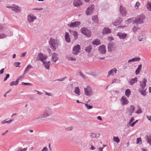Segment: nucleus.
<instances>
[{"label":"nucleus","instance_id":"obj_1","mask_svg":"<svg viewBox=\"0 0 151 151\" xmlns=\"http://www.w3.org/2000/svg\"><path fill=\"white\" fill-rule=\"evenodd\" d=\"M49 45L50 48L55 51L58 46L61 45V43L59 40H55L52 38H50L49 42Z\"/></svg>","mask_w":151,"mask_h":151},{"label":"nucleus","instance_id":"obj_2","mask_svg":"<svg viewBox=\"0 0 151 151\" xmlns=\"http://www.w3.org/2000/svg\"><path fill=\"white\" fill-rule=\"evenodd\" d=\"M145 18V16L143 14H141L137 18L133 20V22L134 24H136L143 23Z\"/></svg>","mask_w":151,"mask_h":151},{"label":"nucleus","instance_id":"obj_3","mask_svg":"<svg viewBox=\"0 0 151 151\" xmlns=\"http://www.w3.org/2000/svg\"><path fill=\"white\" fill-rule=\"evenodd\" d=\"M53 114V111L52 109L49 107H46L44 113L42 114L45 118L52 116Z\"/></svg>","mask_w":151,"mask_h":151},{"label":"nucleus","instance_id":"obj_4","mask_svg":"<svg viewBox=\"0 0 151 151\" xmlns=\"http://www.w3.org/2000/svg\"><path fill=\"white\" fill-rule=\"evenodd\" d=\"M45 118L42 114L40 115L38 117L33 119L32 120V122L35 123H38L42 122L44 120V118Z\"/></svg>","mask_w":151,"mask_h":151},{"label":"nucleus","instance_id":"obj_5","mask_svg":"<svg viewBox=\"0 0 151 151\" xmlns=\"http://www.w3.org/2000/svg\"><path fill=\"white\" fill-rule=\"evenodd\" d=\"M85 93L87 96H90L93 93V89L90 86H88L86 88H84Z\"/></svg>","mask_w":151,"mask_h":151},{"label":"nucleus","instance_id":"obj_6","mask_svg":"<svg viewBox=\"0 0 151 151\" xmlns=\"http://www.w3.org/2000/svg\"><path fill=\"white\" fill-rule=\"evenodd\" d=\"M47 56L46 55L43 53L40 52L38 54V56L37 58V60H40L42 62L44 61V60H46Z\"/></svg>","mask_w":151,"mask_h":151},{"label":"nucleus","instance_id":"obj_7","mask_svg":"<svg viewBox=\"0 0 151 151\" xmlns=\"http://www.w3.org/2000/svg\"><path fill=\"white\" fill-rule=\"evenodd\" d=\"M81 46L79 45L75 46L73 48L72 52L74 55H77L80 52Z\"/></svg>","mask_w":151,"mask_h":151},{"label":"nucleus","instance_id":"obj_8","mask_svg":"<svg viewBox=\"0 0 151 151\" xmlns=\"http://www.w3.org/2000/svg\"><path fill=\"white\" fill-rule=\"evenodd\" d=\"M80 30L82 34L87 36V37H90L91 32L89 29L85 27H83Z\"/></svg>","mask_w":151,"mask_h":151},{"label":"nucleus","instance_id":"obj_9","mask_svg":"<svg viewBox=\"0 0 151 151\" xmlns=\"http://www.w3.org/2000/svg\"><path fill=\"white\" fill-rule=\"evenodd\" d=\"M94 9V5L93 4L91 5L86 10V13L87 15L91 14Z\"/></svg>","mask_w":151,"mask_h":151},{"label":"nucleus","instance_id":"obj_10","mask_svg":"<svg viewBox=\"0 0 151 151\" xmlns=\"http://www.w3.org/2000/svg\"><path fill=\"white\" fill-rule=\"evenodd\" d=\"M106 47L104 45L100 46L99 49V53L102 54H105L106 52Z\"/></svg>","mask_w":151,"mask_h":151},{"label":"nucleus","instance_id":"obj_11","mask_svg":"<svg viewBox=\"0 0 151 151\" xmlns=\"http://www.w3.org/2000/svg\"><path fill=\"white\" fill-rule=\"evenodd\" d=\"M116 35L118 36L121 39H124L127 38V34L124 32H118Z\"/></svg>","mask_w":151,"mask_h":151},{"label":"nucleus","instance_id":"obj_12","mask_svg":"<svg viewBox=\"0 0 151 151\" xmlns=\"http://www.w3.org/2000/svg\"><path fill=\"white\" fill-rule=\"evenodd\" d=\"M27 18V21L29 23L33 22L34 20L36 19V17L33 15L32 14L28 15Z\"/></svg>","mask_w":151,"mask_h":151},{"label":"nucleus","instance_id":"obj_13","mask_svg":"<svg viewBox=\"0 0 151 151\" xmlns=\"http://www.w3.org/2000/svg\"><path fill=\"white\" fill-rule=\"evenodd\" d=\"M12 10L15 12H20L21 9L19 6L15 4H13Z\"/></svg>","mask_w":151,"mask_h":151},{"label":"nucleus","instance_id":"obj_14","mask_svg":"<svg viewBox=\"0 0 151 151\" xmlns=\"http://www.w3.org/2000/svg\"><path fill=\"white\" fill-rule=\"evenodd\" d=\"M80 22L79 21L75 22H71L70 24H68V26L70 27H74L78 25H80Z\"/></svg>","mask_w":151,"mask_h":151},{"label":"nucleus","instance_id":"obj_15","mask_svg":"<svg viewBox=\"0 0 151 151\" xmlns=\"http://www.w3.org/2000/svg\"><path fill=\"white\" fill-rule=\"evenodd\" d=\"M119 10L121 14L124 17L126 15L127 12L125 9L122 6H120L119 7Z\"/></svg>","mask_w":151,"mask_h":151},{"label":"nucleus","instance_id":"obj_16","mask_svg":"<svg viewBox=\"0 0 151 151\" xmlns=\"http://www.w3.org/2000/svg\"><path fill=\"white\" fill-rule=\"evenodd\" d=\"M147 82V79L145 78H144L142 81L140 82V86L142 89H144L146 86V83Z\"/></svg>","mask_w":151,"mask_h":151},{"label":"nucleus","instance_id":"obj_17","mask_svg":"<svg viewBox=\"0 0 151 151\" xmlns=\"http://www.w3.org/2000/svg\"><path fill=\"white\" fill-rule=\"evenodd\" d=\"M121 101H122V104L123 105L127 104L129 103L128 101L127 100L126 97L124 96L122 97Z\"/></svg>","mask_w":151,"mask_h":151},{"label":"nucleus","instance_id":"obj_18","mask_svg":"<svg viewBox=\"0 0 151 151\" xmlns=\"http://www.w3.org/2000/svg\"><path fill=\"white\" fill-rule=\"evenodd\" d=\"M117 72V69L115 68H114L108 72L107 77H109L110 75L113 76L114 73H116Z\"/></svg>","mask_w":151,"mask_h":151},{"label":"nucleus","instance_id":"obj_19","mask_svg":"<svg viewBox=\"0 0 151 151\" xmlns=\"http://www.w3.org/2000/svg\"><path fill=\"white\" fill-rule=\"evenodd\" d=\"M90 136L93 138H98L100 137V134L96 132H92L90 133Z\"/></svg>","mask_w":151,"mask_h":151},{"label":"nucleus","instance_id":"obj_20","mask_svg":"<svg viewBox=\"0 0 151 151\" xmlns=\"http://www.w3.org/2000/svg\"><path fill=\"white\" fill-rule=\"evenodd\" d=\"M52 60L54 62H56L58 59V55L56 53L52 54Z\"/></svg>","mask_w":151,"mask_h":151},{"label":"nucleus","instance_id":"obj_21","mask_svg":"<svg viewBox=\"0 0 151 151\" xmlns=\"http://www.w3.org/2000/svg\"><path fill=\"white\" fill-rule=\"evenodd\" d=\"M73 4L74 6L77 7L81 4L82 3L80 0H75Z\"/></svg>","mask_w":151,"mask_h":151},{"label":"nucleus","instance_id":"obj_22","mask_svg":"<svg viewBox=\"0 0 151 151\" xmlns=\"http://www.w3.org/2000/svg\"><path fill=\"white\" fill-rule=\"evenodd\" d=\"M102 33L103 34H106L111 32V30L107 27L104 28L102 30Z\"/></svg>","mask_w":151,"mask_h":151},{"label":"nucleus","instance_id":"obj_23","mask_svg":"<svg viewBox=\"0 0 151 151\" xmlns=\"http://www.w3.org/2000/svg\"><path fill=\"white\" fill-rule=\"evenodd\" d=\"M65 38L66 41L68 42H70V35L68 33L66 32L65 33Z\"/></svg>","mask_w":151,"mask_h":151},{"label":"nucleus","instance_id":"obj_24","mask_svg":"<svg viewBox=\"0 0 151 151\" xmlns=\"http://www.w3.org/2000/svg\"><path fill=\"white\" fill-rule=\"evenodd\" d=\"M42 62L43 63V64L45 68L47 69H49L50 68L49 65L50 61H49L47 62H45L44 61Z\"/></svg>","mask_w":151,"mask_h":151},{"label":"nucleus","instance_id":"obj_25","mask_svg":"<svg viewBox=\"0 0 151 151\" xmlns=\"http://www.w3.org/2000/svg\"><path fill=\"white\" fill-rule=\"evenodd\" d=\"M137 81V77L132 78L130 81V84L131 85H132L134 83H136Z\"/></svg>","mask_w":151,"mask_h":151},{"label":"nucleus","instance_id":"obj_26","mask_svg":"<svg viewBox=\"0 0 151 151\" xmlns=\"http://www.w3.org/2000/svg\"><path fill=\"white\" fill-rule=\"evenodd\" d=\"M92 49V48L91 46L89 45L88 46L86 47L84 50L86 52L89 53L91 52Z\"/></svg>","mask_w":151,"mask_h":151},{"label":"nucleus","instance_id":"obj_27","mask_svg":"<svg viewBox=\"0 0 151 151\" xmlns=\"http://www.w3.org/2000/svg\"><path fill=\"white\" fill-rule=\"evenodd\" d=\"M74 92L78 96H80V90L78 87H75V88Z\"/></svg>","mask_w":151,"mask_h":151},{"label":"nucleus","instance_id":"obj_28","mask_svg":"<svg viewBox=\"0 0 151 151\" xmlns=\"http://www.w3.org/2000/svg\"><path fill=\"white\" fill-rule=\"evenodd\" d=\"M92 44L93 45H98L101 44V42L99 40L96 39L92 42Z\"/></svg>","mask_w":151,"mask_h":151},{"label":"nucleus","instance_id":"obj_29","mask_svg":"<svg viewBox=\"0 0 151 151\" xmlns=\"http://www.w3.org/2000/svg\"><path fill=\"white\" fill-rule=\"evenodd\" d=\"M142 67V64H141L138 66L137 68L135 70V74L136 75L139 74L140 73V70L141 69Z\"/></svg>","mask_w":151,"mask_h":151},{"label":"nucleus","instance_id":"obj_30","mask_svg":"<svg viewBox=\"0 0 151 151\" xmlns=\"http://www.w3.org/2000/svg\"><path fill=\"white\" fill-rule=\"evenodd\" d=\"M145 35H141L138 37V39L139 41H141L145 39Z\"/></svg>","mask_w":151,"mask_h":151},{"label":"nucleus","instance_id":"obj_31","mask_svg":"<svg viewBox=\"0 0 151 151\" xmlns=\"http://www.w3.org/2000/svg\"><path fill=\"white\" fill-rule=\"evenodd\" d=\"M125 95L127 97H129L131 94V91L129 89H127L125 91Z\"/></svg>","mask_w":151,"mask_h":151},{"label":"nucleus","instance_id":"obj_32","mask_svg":"<svg viewBox=\"0 0 151 151\" xmlns=\"http://www.w3.org/2000/svg\"><path fill=\"white\" fill-rule=\"evenodd\" d=\"M92 19L93 21L95 23L98 22V18L97 16H95L92 17Z\"/></svg>","mask_w":151,"mask_h":151},{"label":"nucleus","instance_id":"obj_33","mask_svg":"<svg viewBox=\"0 0 151 151\" xmlns=\"http://www.w3.org/2000/svg\"><path fill=\"white\" fill-rule=\"evenodd\" d=\"M32 68V66L30 65H29L27 67L25 68L24 71V74L27 72L29 70Z\"/></svg>","mask_w":151,"mask_h":151},{"label":"nucleus","instance_id":"obj_34","mask_svg":"<svg viewBox=\"0 0 151 151\" xmlns=\"http://www.w3.org/2000/svg\"><path fill=\"white\" fill-rule=\"evenodd\" d=\"M147 142L151 145V134L149 136H147Z\"/></svg>","mask_w":151,"mask_h":151},{"label":"nucleus","instance_id":"obj_35","mask_svg":"<svg viewBox=\"0 0 151 151\" xmlns=\"http://www.w3.org/2000/svg\"><path fill=\"white\" fill-rule=\"evenodd\" d=\"M18 80H16L15 81H13L11 82L10 83V85L11 86H13L14 85L16 86L18 84Z\"/></svg>","mask_w":151,"mask_h":151},{"label":"nucleus","instance_id":"obj_36","mask_svg":"<svg viewBox=\"0 0 151 151\" xmlns=\"http://www.w3.org/2000/svg\"><path fill=\"white\" fill-rule=\"evenodd\" d=\"M139 91L141 95L144 96H146V93L145 90L142 89V90H140Z\"/></svg>","mask_w":151,"mask_h":151},{"label":"nucleus","instance_id":"obj_37","mask_svg":"<svg viewBox=\"0 0 151 151\" xmlns=\"http://www.w3.org/2000/svg\"><path fill=\"white\" fill-rule=\"evenodd\" d=\"M113 140L114 142L118 143L120 142V140L118 137H113Z\"/></svg>","mask_w":151,"mask_h":151},{"label":"nucleus","instance_id":"obj_38","mask_svg":"<svg viewBox=\"0 0 151 151\" xmlns=\"http://www.w3.org/2000/svg\"><path fill=\"white\" fill-rule=\"evenodd\" d=\"M113 47V43H109L108 45V47L109 49V51H111L112 50Z\"/></svg>","mask_w":151,"mask_h":151},{"label":"nucleus","instance_id":"obj_39","mask_svg":"<svg viewBox=\"0 0 151 151\" xmlns=\"http://www.w3.org/2000/svg\"><path fill=\"white\" fill-rule=\"evenodd\" d=\"M66 58L67 59L69 60H71L72 61H75L76 60V59L75 58H73L71 57H70V56L68 55L66 57Z\"/></svg>","mask_w":151,"mask_h":151},{"label":"nucleus","instance_id":"obj_40","mask_svg":"<svg viewBox=\"0 0 151 151\" xmlns=\"http://www.w3.org/2000/svg\"><path fill=\"white\" fill-rule=\"evenodd\" d=\"M135 109V107L134 106H131L129 109V111L133 113L134 112Z\"/></svg>","mask_w":151,"mask_h":151},{"label":"nucleus","instance_id":"obj_41","mask_svg":"<svg viewBox=\"0 0 151 151\" xmlns=\"http://www.w3.org/2000/svg\"><path fill=\"white\" fill-rule=\"evenodd\" d=\"M73 35L75 39H76L78 36V32L76 31H74L73 32Z\"/></svg>","mask_w":151,"mask_h":151},{"label":"nucleus","instance_id":"obj_42","mask_svg":"<svg viewBox=\"0 0 151 151\" xmlns=\"http://www.w3.org/2000/svg\"><path fill=\"white\" fill-rule=\"evenodd\" d=\"M85 107L87 108V109H91L93 108V106H91L88 105L87 104H85Z\"/></svg>","mask_w":151,"mask_h":151},{"label":"nucleus","instance_id":"obj_43","mask_svg":"<svg viewBox=\"0 0 151 151\" xmlns=\"http://www.w3.org/2000/svg\"><path fill=\"white\" fill-rule=\"evenodd\" d=\"M139 29V27H138L137 26H135L133 27L132 30L134 32H135L137 30Z\"/></svg>","mask_w":151,"mask_h":151},{"label":"nucleus","instance_id":"obj_44","mask_svg":"<svg viewBox=\"0 0 151 151\" xmlns=\"http://www.w3.org/2000/svg\"><path fill=\"white\" fill-rule=\"evenodd\" d=\"M147 9L151 11V3H148L147 5Z\"/></svg>","mask_w":151,"mask_h":151},{"label":"nucleus","instance_id":"obj_45","mask_svg":"<svg viewBox=\"0 0 151 151\" xmlns=\"http://www.w3.org/2000/svg\"><path fill=\"white\" fill-rule=\"evenodd\" d=\"M132 59L133 60V62H136L138 61H139L141 60V58L139 57L133 58Z\"/></svg>","mask_w":151,"mask_h":151},{"label":"nucleus","instance_id":"obj_46","mask_svg":"<svg viewBox=\"0 0 151 151\" xmlns=\"http://www.w3.org/2000/svg\"><path fill=\"white\" fill-rule=\"evenodd\" d=\"M66 78H67V77H63V78H60V79H57V80H55V81H63Z\"/></svg>","mask_w":151,"mask_h":151},{"label":"nucleus","instance_id":"obj_47","mask_svg":"<svg viewBox=\"0 0 151 151\" xmlns=\"http://www.w3.org/2000/svg\"><path fill=\"white\" fill-rule=\"evenodd\" d=\"M22 84L23 85H29V86H32V84L31 83H24V82H22Z\"/></svg>","mask_w":151,"mask_h":151},{"label":"nucleus","instance_id":"obj_48","mask_svg":"<svg viewBox=\"0 0 151 151\" xmlns=\"http://www.w3.org/2000/svg\"><path fill=\"white\" fill-rule=\"evenodd\" d=\"M20 64V63L19 62H15L14 64V65L16 67H19V65Z\"/></svg>","mask_w":151,"mask_h":151},{"label":"nucleus","instance_id":"obj_49","mask_svg":"<svg viewBox=\"0 0 151 151\" xmlns=\"http://www.w3.org/2000/svg\"><path fill=\"white\" fill-rule=\"evenodd\" d=\"M142 110L141 109H139L137 110L135 112V113L138 114H139L142 113Z\"/></svg>","mask_w":151,"mask_h":151},{"label":"nucleus","instance_id":"obj_50","mask_svg":"<svg viewBox=\"0 0 151 151\" xmlns=\"http://www.w3.org/2000/svg\"><path fill=\"white\" fill-rule=\"evenodd\" d=\"M9 77V74H7L6 75L5 78H4V81H6L7 78H8Z\"/></svg>","mask_w":151,"mask_h":151},{"label":"nucleus","instance_id":"obj_51","mask_svg":"<svg viewBox=\"0 0 151 151\" xmlns=\"http://www.w3.org/2000/svg\"><path fill=\"white\" fill-rule=\"evenodd\" d=\"M27 149V148H25L23 149L20 148L19 150H18L16 151H26Z\"/></svg>","mask_w":151,"mask_h":151},{"label":"nucleus","instance_id":"obj_52","mask_svg":"<svg viewBox=\"0 0 151 151\" xmlns=\"http://www.w3.org/2000/svg\"><path fill=\"white\" fill-rule=\"evenodd\" d=\"M140 5V3L138 2H137L135 5V8L136 9L138 8Z\"/></svg>","mask_w":151,"mask_h":151},{"label":"nucleus","instance_id":"obj_53","mask_svg":"<svg viewBox=\"0 0 151 151\" xmlns=\"http://www.w3.org/2000/svg\"><path fill=\"white\" fill-rule=\"evenodd\" d=\"M73 129V127H68L66 128V130L68 131H70L72 130Z\"/></svg>","mask_w":151,"mask_h":151},{"label":"nucleus","instance_id":"obj_54","mask_svg":"<svg viewBox=\"0 0 151 151\" xmlns=\"http://www.w3.org/2000/svg\"><path fill=\"white\" fill-rule=\"evenodd\" d=\"M6 37L5 35L4 34H0V38H2Z\"/></svg>","mask_w":151,"mask_h":151},{"label":"nucleus","instance_id":"obj_55","mask_svg":"<svg viewBox=\"0 0 151 151\" xmlns=\"http://www.w3.org/2000/svg\"><path fill=\"white\" fill-rule=\"evenodd\" d=\"M132 20H133V18H130V19H128L126 21V22H127V23H130L132 21Z\"/></svg>","mask_w":151,"mask_h":151},{"label":"nucleus","instance_id":"obj_56","mask_svg":"<svg viewBox=\"0 0 151 151\" xmlns=\"http://www.w3.org/2000/svg\"><path fill=\"white\" fill-rule=\"evenodd\" d=\"M45 94L47 95H48L49 96H52V94L50 93H47L46 91H45Z\"/></svg>","mask_w":151,"mask_h":151},{"label":"nucleus","instance_id":"obj_57","mask_svg":"<svg viewBox=\"0 0 151 151\" xmlns=\"http://www.w3.org/2000/svg\"><path fill=\"white\" fill-rule=\"evenodd\" d=\"M13 120H14V119H10L9 120H8V121H6V123H7L8 124H9V123H10Z\"/></svg>","mask_w":151,"mask_h":151},{"label":"nucleus","instance_id":"obj_58","mask_svg":"<svg viewBox=\"0 0 151 151\" xmlns=\"http://www.w3.org/2000/svg\"><path fill=\"white\" fill-rule=\"evenodd\" d=\"M34 91L35 92H37V93L39 95H41L43 93L42 92H40L39 91L36 90H35Z\"/></svg>","mask_w":151,"mask_h":151},{"label":"nucleus","instance_id":"obj_59","mask_svg":"<svg viewBox=\"0 0 151 151\" xmlns=\"http://www.w3.org/2000/svg\"><path fill=\"white\" fill-rule=\"evenodd\" d=\"M33 10H43V9L42 8H40L39 9L38 8H34L32 9Z\"/></svg>","mask_w":151,"mask_h":151},{"label":"nucleus","instance_id":"obj_60","mask_svg":"<svg viewBox=\"0 0 151 151\" xmlns=\"http://www.w3.org/2000/svg\"><path fill=\"white\" fill-rule=\"evenodd\" d=\"M79 73L81 77L83 78H86V76H85L81 72H80Z\"/></svg>","mask_w":151,"mask_h":151},{"label":"nucleus","instance_id":"obj_61","mask_svg":"<svg viewBox=\"0 0 151 151\" xmlns=\"http://www.w3.org/2000/svg\"><path fill=\"white\" fill-rule=\"evenodd\" d=\"M134 120V118H133V117H132L131 119H130L129 121V124H130L131 123L133 122Z\"/></svg>","mask_w":151,"mask_h":151},{"label":"nucleus","instance_id":"obj_62","mask_svg":"<svg viewBox=\"0 0 151 151\" xmlns=\"http://www.w3.org/2000/svg\"><path fill=\"white\" fill-rule=\"evenodd\" d=\"M108 39L109 41H112L114 40V38L112 37H108Z\"/></svg>","mask_w":151,"mask_h":151},{"label":"nucleus","instance_id":"obj_63","mask_svg":"<svg viewBox=\"0 0 151 151\" xmlns=\"http://www.w3.org/2000/svg\"><path fill=\"white\" fill-rule=\"evenodd\" d=\"M48 149L46 147H44L42 150V151H47Z\"/></svg>","mask_w":151,"mask_h":151},{"label":"nucleus","instance_id":"obj_64","mask_svg":"<svg viewBox=\"0 0 151 151\" xmlns=\"http://www.w3.org/2000/svg\"><path fill=\"white\" fill-rule=\"evenodd\" d=\"M23 78V76H19L17 79V80H18V82H19V80Z\"/></svg>","mask_w":151,"mask_h":151}]
</instances>
